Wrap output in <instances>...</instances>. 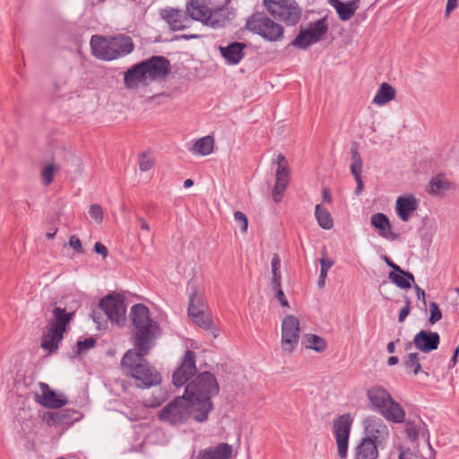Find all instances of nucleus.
I'll list each match as a JSON object with an SVG mask.
<instances>
[{
  "instance_id": "f257e3e1",
  "label": "nucleus",
  "mask_w": 459,
  "mask_h": 459,
  "mask_svg": "<svg viewBox=\"0 0 459 459\" xmlns=\"http://www.w3.org/2000/svg\"><path fill=\"white\" fill-rule=\"evenodd\" d=\"M219 393V385L210 372L199 374L185 389V395L193 403L194 419L205 421L212 410L211 398Z\"/></svg>"
},
{
  "instance_id": "f03ea898",
  "label": "nucleus",
  "mask_w": 459,
  "mask_h": 459,
  "mask_svg": "<svg viewBox=\"0 0 459 459\" xmlns=\"http://www.w3.org/2000/svg\"><path fill=\"white\" fill-rule=\"evenodd\" d=\"M147 354L135 347L128 350L121 359L123 374L132 377L140 388H150L161 382L160 372L144 358Z\"/></svg>"
},
{
  "instance_id": "7ed1b4c3",
  "label": "nucleus",
  "mask_w": 459,
  "mask_h": 459,
  "mask_svg": "<svg viewBox=\"0 0 459 459\" xmlns=\"http://www.w3.org/2000/svg\"><path fill=\"white\" fill-rule=\"evenodd\" d=\"M130 317L135 329V347L149 353L154 341L160 334L159 324L151 318L149 308L143 304H135L131 307Z\"/></svg>"
},
{
  "instance_id": "20e7f679",
  "label": "nucleus",
  "mask_w": 459,
  "mask_h": 459,
  "mask_svg": "<svg viewBox=\"0 0 459 459\" xmlns=\"http://www.w3.org/2000/svg\"><path fill=\"white\" fill-rule=\"evenodd\" d=\"M52 316L48 318V325L42 333L41 348L48 354L58 349L63 340L66 326L74 316V311H67L65 307L54 306Z\"/></svg>"
},
{
  "instance_id": "39448f33",
  "label": "nucleus",
  "mask_w": 459,
  "mask_h": 459,
  "mask_svg": "<svg viewBox=\"0 0 459 459\" xmlns=\"http://www.w3.org/2000/svg\"><path fill=\"white\" fill-rule=\"evenodd\" d=\"M222 12L223 8L212 10L209 0H189L186 4V13L191 17V22L198 21L212 28L224 24L225 18Z\"/></svg>"
},
{
  "instance_id": "423d86ee",
  "label": "nucleus",
  "mask_w": 459,
  "mask_h": 459,
  "mask_svg": "<svg viewBox=\"0 0 459 459\" xmlns=\"http://www.w3.org/2000/svg\"><path fill=\"white\" fill-rule=\"evenodd\" d=\"M194 417L193 403L185 394L175 398L161 409L159 419L171 425L185 423L190 416Z\"/></svg>"
},
{
  "instance_id": "0eeeda50",
  "label": "nucleus",
  "mask_w": 459,
  "mask_h": 459,
  "mask_svg": "<svg viewBox=\"0 0 459 459\" xmlns=\"http://www.w3.org/2000/svg\"><path fill=\"white\" fill-rule=\"evenodd\" d=\"M247 29L270 42L283 39V27L264 13H254L247 22Z\"/></svg>"
},
{
  "instance_id": "6e6552de",
  "label": "nucleus",
  "mask_w": 459,
  "mask_h": 459,
  "mask_svg": "<svg viewBox=\"0 0 459 459\" xmlns=\"http://www.w3.org/2000/svg\"><path fill=\"white\" fill-rule=\"evenodd\" d=\"M268 13L288 25H295L301 17V9L295 0H264Z\"/></svg>"
},
{
  "instance_id": "1a4fd4ad",
  "label": "nucleus",
  "mask_w": 459,
  "mask_h": 459,
  "mask_svg": "<svg viewBox=\"0 0 459 459\" xmlns=\"http://www.w3.org/2000/svg\"><path fill=\"white\" fill-rule=\"evenodd\" d=\"M328 30L325 19H320L309 23L308 27L300 30L291 45L300 49H306L320 41Z\"/></svg>"
},
{
  "instance_id": "9d476101",
  "label": "nucleus",
  "mask_w": 459,
  "mask_h": 459,
  "mask_svg": "<svg viewBox=\"0 0 459 459\" xmlns=\"http://www.w3.org/2000/svg\"><path fill=\"white\" fill-rule=\"evenodd\" d=\"M100 310L108 319L117 326H123L126 321V307L119 295L108 294L100 301Z\"/></svg>"
},
{
  "instance_id": "9b49d317",
  "label": "nucleus",
  "mask_w": 459,
  "mask_h": 459,
  "mask_svg": "<svg viewBox=\"0 0 459 459\" xmlns=\"http://www.w3.org/2000/svg\"><path fill=\"white\" fill-rule=\"evenodd\" d=\"M300 333L299 320L294 316H287L281 323V347L284 354H291L299 344Z\"/></svg>"
},
{
  "instance_id": "f8f14e48",
  "label": "nucleus",
  "mask_w": 459,
  "mask_h": 459,
  "mask_svg": "<svg viewBox=\"0 0 459 459\" xmlns=\"http://www.w3.org/2000/svg\"><path fill=\"white\" fill-rule=\"evenodd\" d=\"M352 420L350 414H342L333 421V434L337 444V452L341 459H346L348 441Z\"/></svg>"
},
{
  "instance_id": "ddd939ff",
  "label": "nucleus",
  "mask_w": 459,
  "mask_h": 459,
  "mask_svg": "<svg viewBox=\"0 0 459 459\" xmlns=\"http://www.w3.org/2000/svg\"><path fill=\"white\" fill-rule=\"evenodd\" d=\"M195 373V354L192 351H186L180 366L172 376L173 384L176 386H182Z\"/></svg>"
},
{
  "instance_id": "4468645a",
  "label": "nucleus",
  "mask_w": 459,
  "mask_h": 459,
  "mask_svg": "<svg viewBox=\"0 0 459 459\" xmlns=\"http://www.w3.org/2000/svg\"><path fill=\"white\" fill-rule=\"evenodd\" d=\"M79 420L78 412L73 410L49 411L43 415V420L50 427L65 429Z\"/></svg>"
},
{
  "instance_id": "2eb2a0df",
  "label": "nucleus",
  "mask_w": 459,
  "mask_h": 459,
  "mask_svg": "<svg viewBox=\"0 0 459 459\" xmlns=\"http://www.w3.org/2000/svg\"><path fill=\"white\" fill-rule=\"evenodd\" d=\"M39 390L41 394H37L36 400L45 407L61 408L68 403V399L65 394L51 390L46 383H39Z\"/></svg>"
},
{
  "instance_id": "dca6fc26",
  "label": "nucleus",
  "mask_w": 459,
  "mask_h": 459,
  "mask_svg": "<svg viewBox=\"0 0 459 459\" xmlns=\"http://www.w3.org/2000/svg\"><path fill=\"white\" fill-rule=\"evenodd\" d=\"M142 63L149 81L163 78L169 72V62L163 56H152Z\"/></svg>"
},
{
  "instance_id": "f3484780",
  "label": "nucleus",
  "mask_w": 459,
  "mask_h": 459,
  "mask_svg": "<svg viewBox=\"0 0 459 459\" xmlns=\"http://www.w3.org/2000/svg\"><path fill=\"white\" fill-rule=\"evenodd\" d=\"M364 428L368 437L377 444H382L389 436V431L385 422L376 416H369L363 421Z\"/></svg>"
},
{
  "instance_id": "a211bd4d",
  "label": "nucleus",
  "mask_w": 459,
  "mask_h": 459,
  "mask_svg": "<svg viewBox=\"0 0 459 459\" xmlns=\"http://www.w3.org/2000/svg\"><path fill=\"white\" fill-rule=\"evenodd\" d=\"M440 342L439 334L428 330L420 331L413 339L414 346L424 353H429L437 349Z\"/></svg>"
},
{
  "instance_id": "6ab92c4d",
  "label": "nucleus",
  "mask_w": 459,
  "mask_h": 459,
  "mask_svg": "<svg viewBox=\"0 0 459 459\" xmlns=\"http://www.w3.org/2000/svg\"><path fill=\"white\" fill-rule=\"evenodd\" d=\"M134 44L130 37L118 35L109 38V61L131 53Z\"/></svg>"
},
{
  "instance_id": "aec40b11",
  "label": "nucleus",
  "mask_w": 459,
  "mask_h": 459,
  "mask_svg": "<svg viewBox=\"0 0 459 459\" xmlns=\"http://www.w3.org/2000/svg\"><path fill=\"white\" fill-rule=\"evenodd\" d=\"M182 10L169 9L161 13V17L169 24L174 30L186 29L191 24V17Z\"/></svg>"
},
{
  "instance_id": "412c9836",
  "label": "nucleus",
  "mask_w": 459,
  "mask_h": 459,
  "mask_svg": "<svg viewBox=\"0 0 459 459\" xmlns=\"http://www.w3.org/2000/svg\"><path fill=\"white\" fill-rule=\"evenodd\" d=\"M351 172L354 177L357 185L354 193L356 195H359L363 189V182L361 179L363 160L360 157L359 147L356 143H353L351 148Z\"/></svg>"
},
{
  "instance_id": "4be33fe9",
  "label": "nucleus",
  "mask_w": 459,
  "mask_h": 459,
  "mask_svg": "<svg viewBox=\"0 0 459 459\" xmlns=\"http://www.w3.org/2000/svg\"><path fill=\"white\" fill-rule=\"evenodd\" d=\"M246 48V43L235 41L227 46H220L219 50L227 64L235 65L243 59Z\"/></svg>"
},
{
  "instance_id": "5701e85b",
  "label": "nucleus",
  "mask_w": 459,
  "mask_h": 459,
  "mask_svg": "<svg viewBox=\"0 0 459 459\" xmlns=\"http://www.w3.org/2000/svg\"><path fill=\"white\" fill-rule=\"evenodd\" d=\"M370 222L382 238L392 241L398 238V235L393 231L392 224L385 214L381 212L373 214Z\"/></svg>"
},
{
  "instance_id": "b1692460",
  "label": "nucleus",
  "mask_w": 459,
  "mask_h": 459,
  "mask_svg": "<svg viewBox=\"0 0 459 459\" xmlns=\"http://www.w3.org/2000/svg\"><path fill=\"white\" fill-rule=\"evenodd\" d=\"M418 208V202L413 195L399 196L395 202V212L404 222L408 221Z\"/></svg>"
},
{
  "instance_id": "393cba45",
  "label": "nucleus",
  "mask_w": 459,
  "mask_h": 459,
  "mask_svg": "<svg viewBox=\"0 0 459 459\" xmlns=\"http://www.w3.org/2000/svg\"><path fill=\"white\" fill-rule=\"evenodd\" d=\"M124 81L126 86L129 89L138 88L140 84H147L149 79L145 73L143 63L141 62L127 70L125 73Z\"/></svg>"
},
{
  "instance_id": "a878e982",
  "label": "nucleus",
  "mask_w": 459,
  "mask_h": 459,
  "mask_svg": "<svg viewBox=\"0 0 459 459\" xmlns=\"http://www.w3.org/2000/svg\"><path fill=\"white\" fill-rule=\"evenodd\" d=\"M377 412H379L386 420L394 423H402L405 419L404 410L393 399L392 396L388 399V402L385 403V406L380 408Z\"/></svg>"
},
{
  "instance_id": "bb28decb",
  "label": "nucleus",
  "mask_w": 459,
  "mask_h": 459,
  "mask_svg": "<svg viewBox=\"0 0 459 459\" xmlns=\"http://www.w3.org/2000/svg\"><path fill=\"white\" fill-rule=\"evenodd\" d=\"M189 295L188 313H199L204 311V302L202 290L195 280L189 281L186 288Z\"/></svg>"
},
{
  "instance_id": "cd10ccee",
  "label": "nucleus",
  "mask_w": 459,
  "mask_h": 459,
  "mask_svg": "<svg viewBox=\"0 0 459 459\" xmlns=\"http://www.w3.org/2000/svg\"><path fill=\"white\" fill-rule=\"evenodd\" d=\"M367 397L369 401L370 408L378 411L388 402L391 394L383 386L375 385L367 391Z\"/></svg>"
},
{
  "instance_id": "c85d7f7f",
  "label": "nucleus",
  "mask_w": 459,
  "mask_h": 459,
  "mask_svg": "<svg viewBox=\"0 0 459 459\" xmlns=\"http://www.w3.org/2000/svg\"><path fill=\"white\" fill-rule=\"evenodd\" d=\"M377 445L371 437L362 438L356 447L354 459H377Z\"/></svg>"
},
{
  "instance_id": "c756f323",
  "label": "nucleus",
  "mask_w": 459,
  "mask_h": 459,
  "mask_svg": "<svg viewBox=\"0 0 459 459\" xmlns=\"http://www.w3.org/2000/svg\"><path fill=\"white\" fill-rule=\"evenodd\" d=\"M275 184L273 189V199L275 203L281 202L282 195L289 184L290 170L289 168H281L276 169Z\"/></svg>"
},
{
  "instance_id": "7c9ffc66",
  "label": "nucleus",
  "mask_w": 459,
  "mask_h": 459,
  "mask_svg": "<svg viewBox=\"0 0 459 459\" xmlns=\"http://www.w3.org/2000/svg\"><path fill=\"white\" fill-rule=\"evenodd\" d=\"M330 4L336 10L342 21L350 20L359 8V0L342 2L340 0H329Z\"/></svg>"
},
{
  "instance_id": "2f4dec72",
  "label": "nucleus",
  "mask_w": 459,
  "mask_h": 459,
  "mask_svg": "<svg viewBox=\"0 0 459 459\" xmlns=\"http://www.w3.org/2000/svg\"><path fill=\"white\" fill-rule=\"evenodd\" d=\"M90 45L93 56L100 59L109 61V39L93 35L91 39Z\"/></svg>"
},
{
  "instance_id": "473e14b6",
  "label": "nucleus",
  "mask_w": 459,
  "mask_h": 459,
  "mask_svg": "<svg viewBox=\"0 0 459 459\" xmlns=\"http://www.w3.org/2000/svg\"><path fill=\"white\" fill-rule=\"evenodd\" d=\"M232 446L221 443L216 446L202 451L198 459H229L232 455Z\"/></svg>"
},
{
  "instance_id": "72a5a7b5",
  "label": "nucleus",
  "mask_w": 459,
  "mask_h": 459,
  "mask_svg": "<svg viewBox=\"0 0 459 459\" xmlns=\"http://www.w3.org/2000/svg\"><path fill=\"white\" fill-rule=\"evenodd\" d=\"M394 88L386 82H383L373 99V103L377 106H383L387 102L391 101L392 100H394Z\"/></svg>"
},
{
  "instance_id": "f704fd0d",
  "label": "nucleus",
  "mask_w": 459,
  "mask_h": 459,
  "mask_svg": "<svg viewBox=\"0 0 459 459\" xmlns=\"http://www.w3.org/2000/svg\"><path fill=\"white\" fill-rule=\"evenodd\" d=\"M214 139L211 135L199 138L194 144L192 152L195 154L206 156L212 152Z\"/></svg>"
},
{
  "instance_id": "c9c22d12",
  "label": "nucleus",
  "mask_w": 459,
  "mask_h": 459,
  "mask_svg": "<svg viewBox=\"0 0 459 459\" xmlns=\"http://www.w3.org/2000/svg\"><path fill=\"white\" fill-rule=\"evenodd\" d=\"M188 315L195 325L204 329L211 330L213 337H218L219 331L213 326L212 319L205 316L204 311L199 313H188Z\"/></svg>"
},
{
  "instance_id": "e433bc0d",
  "label": "nucleus",
  "mask_w": 459,
  "mask_h": 459,
  "mask_svg": "<svg viewBox=\"0 0 459 459\" xmlns=\"http://www.w3.org/2000/svg\"><path fill=\"white\" fill-rule=\"evenodd\" d=\"M303 343L307 349L314 350L316 352H323L327 347V342L323 337L313 333L306 334Z\"/></svg>"
},
{
  "instance_id": "4c0bfd02",
  "label": "nucleus",
  "mask_w": 459,
  "mask_h": 459,
  "mask_svg": "<svg viewBox=\"0 0 459 459\" xmlns=\"http://www.w3.org/2000/svg\"><path fill=\"white\" fill-rule=\"evenodd\" d=\"M451 184L443 176H437L433 178L429 185V193L434 195H439L447 191Z\"/></svg>"
},
{
  "instance_id": "58836bf2",
  "label": "nucleus",
  "mask_w": 459,
  "mask_h": 459,
  "mask_svg": "<svg viewBox=\"0 0 459 459\" xmlns=\"http://www.w3.org/2000/svg\"><path fill=\"white\" fill-rule=\"evenodd\" d=\"M315 216L319 226L325 230H330L333 227V221L330 212L321 204L316 205Z\"/></svg>"
},
{
  "instance_id": "ea45409f",
  "label": "nucleus",
  "mask_w": 459,
  "mask_h": 459,
  "mask_svg": "<svg viewBox=\"0 0 459 459\" xmlns=\"http://www.w3.org/2000/svg\"><path fill=\"white\" fill-rule=\"evenodd\" d=\"M403 363L406 370L414 375H417L421 368L420 358L417 352L409 353Z\"/></svg>"
},
{
  "instance_id": "a19ab883",
  "label": "nucleus",
  "mask_w": 459,
  "mask_h": 459,
  "mask_svg": "<svg viewBox=\"0 0 459 459\" xmlns=\"http://www.w3.org/2000/svg\"><path fill=\"white\" fill-rule=\"evenodd\" d=\"M272 286H278L281 285V273H280V267H281V259L278 254H273L272 263Z\"/></svg>"
},
{
  "instance_id": "79ce46f5",
  "label": "nucleus",
  "mask_w": 459,
  "mask_h": 459,
  "mask_svg": "<svg viewBox=\"0 0 459 459\" xmlns=\"http://www.w3.org/2000/svg\"><path fill=\"white\" fill-rule=\"evenodd\" d=\"M57 169L58 167L56 166L54 163L47 164L42 168L41 180L43 185L48 186L52 182L54 175L56 171H57Z\"/></svg>"
},
{
  "instance_id": "37998d69",
  "label": "nucleus",
  "mask_w": 459,
  "mask_h": 459,
  "mask_svg": "<svg viewBox=\"0 0 459 459\" xmlns=\"http://www.w3.org/2000/svg\"><path fill=\"white\" fill-rule=\"evenodd\" d=\"M388 278L393 283L401 289H409L411 286L410 281L399 273L390 272L388 273Z\"/></svg>"
},
{
  "instance_id": "c03bdc74",
  "label": "nucleus",
  "mask_w": 459,
  "mask_h": 459,
  "mask_svg": "<svg viewBox=\"0 0 459 459\" xmlns=\"http://www.w3.org/2000/svg\"><path fill=\"white\" fill-rule=\"evenodd\" d=\"M154 164V159L149 152H143L139 156V169L141 171L145 172L150 170Z\"/></svg>"
},
{
  "instance_id": "a18cd8bd",
  "label": "nucleus",
  "mask_w": 459,
  "mask_h": 459,
  "mask_svg": "<svg viewBox=\"0 0 459 459\" xmlns=\"http://www.w3.org/2000/svg\"><path fill=\"white\" fill-rule=\"evenodd\" d=\"M89 214L95 220L98 224L103 221V210L100 204H91L89 209Z\"/></svg>"
},
{
  "instance_id": "49530a36",
  "label": "nucleus",
  "mask_w": 459,
  "mask_h": 459,
  "mask_svg": "<svg viewBox=\"0 0 459 459\" xmlns=\"http://www.w3.org/2000/svg\"><path fill=\"white\" fill-rule=\"evenodd\" d=\"M429 312L430 316L429 321L431 325H434L442 318V313L438 307V305L436 302H431L429 304Z\"/></svg>"
},
{
  "instance_id": "de8ad7c7",
  "label": "nucleus",
  "mask_w": 459,
  "mask_h": 459,
  "mask_svg": "<svg viewBox=\"0 0 459 459\" xmlns=\"http://www.w3.org/2000/svg\"><path fill=\"white\" fill-rule=\"evenodd\" d=\"M95 342L96 341L91 337L77 342V354L81 355L86 352L89 349L94 346Z\"/></svg>"
},
{
  "instance_id": "09e8293b",
  "label": "nucleus",
  "mask_w": 459,
  "mask_h": 459,
  "mask_svg": "<svg viewBox=\"0 0 459 459\" xmlns=\"http://www.w3.org/2000/svg\"><path fill=\"white\" fill-rule=\"evenodd\" d=\"M234 220L241 230L246 232L248 227L247 217L242 212H235Z\"/></svg>"
},
{
  "instance_id": "8fccbe9b",
  "label": "nucleus",
  "mask_w": 459,
  "mask_h": 459,
  "mask_svg": "<svg viewBox=\"0 0 459 459\" xmlns=\"http://www.w3.org/2000/svg\"><path fill=\"white\" fill-rule=\"evenodd\" d=\"M103 311L100 310V306L99 305V308L92 311L91 316L93 321L96 323L97 327L99 329L106 328L107 322L102 317Z\"/></svg>"
},
{
  "instance_id": "3c124183",
  "label": "nucleus",
  "mask_w": 459,
  "mask_h": 459,
  "mask_svg": "<svg viewBox=\"0 0 459 459\" xmlns=\"http://www.w3.org/2000/svg\"><path fill=\"white\" fill-rule=\"evenodd\" d=\"M405 432L411 440H415L419 436V428L413 422H407L405 425Z\"/></svg>"
},
{
  "instance_id": "603ef678",
  "label": "nucleus",
  "mask_w": 459,
  "mask_h": 459,
  "mask_svg": "<svg viewBox=\"0 0 459 459\" xmlns=\"http://www.w3.org/2000/svg\"><path fill=\"white\" fill-rule=\"evenodd\" d=\"M320 275L327 276L328 271L333 266V263L327 256L324 255L320 260Z\"/></svg>"
},
{
  "instance_id": "864d4df0",
  "label": "nucleus",
  "mask_w": 459,
  "mask_h": 459,
  "mask_svg": "<svg viewBox=\"0 0 459 459\" xmlns=\"http://www.w3.org/2000/svg\"><path fill=\"white\" fill-rule=\"evenodd\" d=\"M399 459H425L417 450H403L399 455Z\"/></svg>"
},
{
  "instance_id": "5fc2aeb1",
  "label": "nucleus",
  "mask_w": 459,
  "mask_h": 459,
  "mask_svg": "<svg viewBox=\"0 0 459 459\" xmlns=\"http://www.w3.org/2000/svg\"><path fill=\"white\" fill-rule=\"evenodd\" d=\"M273 290L275 292V298L279 300L281 305L282 307H290L289 306V302H288V300H287V299L285 297L284 292L281 289V285H278L277 287L276 286H273Z\"/></svg>"
},
{
  "instance_id": "6e6d98bb",
  "label": "nucleus",
  "mask_w": 459,
  "mask_h": 459,
  "mask_svg": "<svg viewBox=\"0 0 459 459\" xmlns=\"http://www.w3.org/2000/svg\"><path fill=\"white\" fill-rule=\"evenodd\" d=\"M69 246L74 251H76L78 253H82V252L81 240L75 235H73V236L70 237V238H69Z\"/></svg>"
},
{
  "instance_id": "4d7b16f0",
  "label": "nucleus",
  "mask_w": 459,
  "mask_h": 459,
  "mask_svg": "<svg viewBox=\"0 0 459 459\" xmlns=\"http://www.w3.org/2000/svg\"><path fill=\"white\" fill-rule=\"evenodd\" d=\"M410 305H411V302H410L409 299L405 298V306L400 310L399 316H398V321L400 323L403 322L404 319L406 318V316L409 315Z\"/></svg>"
},
{
  "instance_id": "13d9d810",
  "label": "nucleus",
  "mask_w": 459,
  "mask_h": 459,
  "mask_svg": "<svg viewBox=\"0 0 459 459\" xmlns=\"http://www.w3.org/2000/svg\"><path fill=\"white\" fill-rule=\"evenodd\" d=\"M93 249L94 252L101 255L103 257H106L108 254L107 247L100 242L95 243Z\"/></svg>"
},
{
  "instance_id": "bf43d9fd",
  "label": "nucleus",
  "mask_w": 459,
  "mask_h": 459,
  "mask_svg": "<svg viewBox=\"0 0 459 459\" xmlns=\"http://www.w3.org/2000/svg\"><path fill=\"white\" fill-rule=\"evenodd\" d=\"M383 260L387 264V266L393 269V272L403 273V269L399 265L394 264L388 256L384 255Z\"/></svg>"
},
{
  "instance_id": "052dcab7",
  "label": "nucleus",
  "mask_w": 459,
  "mask_h": 459,
  "mask_svg": "<svg viewBox=\"0 0 459 459\" xmlns=\"http://www.w3.org/2000/svg\"><path fill=\"white\" fill-rule=\"evenodd\" d=\"M275 163L278 165L277 169H280L281 168H288L286 159L281 153L277 154Z\"/></svg>"
},
{
  "instance_id": "680f3d73",
  "label": "nucleus",
  "mask_w": 459,
  "mask_h": 459,
  "mask_svg": "<svg viewBox=\"0 0 459 459\" xmlns=\"http://www.w3.org/2000/svg\"><path fill=\"white\" fill-rule=\"evenodd\" d=\"M458 0H447L446 6V15L449 16L450 13L456 8Z\"/></svg>"
},
{
  "instance_id": "e2e57ef3",
  "label": "nucleus",
  "mask_w": 459,
  "mask_h": 459,
  "mask_svg": "<svg viewBox=\"0 0 459 459\" xmlns=\"http://www.w3.org/2000/svg\"><path fill=\"white\" fill-rule=\"evenodd\" d=\"M414 288H415L418 299H421L423 301L424 305H425L426 304L425 291L422 289H420L418 285H415Z\"/></svg>"
},
{
  "instance_id": "0e129e2a",
  "label": "nucleus",
  "mask_w": 459,
  "mask_h": 459,
  "mask_svg": "<svg viewBox=\"0 0 459 459\" xmlns=\"http://www.w3.org/2000/svg\"><path fill=\"white\" fill-rule=\"evenodd\" d=\"M66 84V82H62V83H58L56 82L55 84V89H56V93L59 95V96H64L65 94V92H61V88L62 86H65Z\"/></svg>"
},
{
  "instance_id": "69168bd1",
  "label": "nucleus",
  "mask_w": 459,
  "mask_h": 459,
  "mask_svg": "<svg viewBox=\"0 0 459 459\" xmlns=\"http://www.w3.org/2000/svg\"><path fill=\"white\" fill-rule=\"evenodd\" d=\"M138 220L140 221L141 229L149 231L150 230L149 224L143 218H139Z\"/></svg>"
},
{
  "instance_id": "338daca9",
  "label": "nucleus",
  "mask_w": 459,
  "mask_h": 459,
  "mask_svg": "<svg viewBox=\"0 0 459 459\" xmlns=\"http://www.w3.org/2000/svg\"><path fill=\"white\" fill-rule=\"evenodd\" d=\"M323 199L325 202H331V195L326 188L323 190Z\"/></svg>"
},
{
  "instance_id": "774afa93",
  "label": "nucleus",
  "mask_w": 459,
  "mask_h": 459,
  "mask_svg": "<svg viewBox=\"0 0 459 459\" xmlns=\"http://www.w3.org/2000/svg\"><path fill=\"white\" fill-rule=\"evenodd\" d=\"M399 362V359L395 356H392L388 359L387 360V364L389 366H394V365H396L397 363Z\"/></svg>"
}]
</instances>
